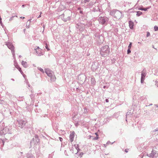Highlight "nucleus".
I'll return each mask as SVG.
<instances>
[{"instance_id":"a211bd4d","label":"nucleus","mask_w":158,"mask_h":158,"mask_svg":"<svg viewBox=\"0 0 158 158\" xmlns=\"http://www.w3.org/2000/svg\"><path fill=\"white\" fill-rule=\"evenodd\" d=\"M95 134L97 136V137L95 138V139H98V134H97V133H95Z\"/></svg>"},{"instance_id":"412c9836","label":"nucleus","mask_w":158,"mask_h":158,"mask_svg":"<svg viewBox=\"0 0 158 158\" xmlns=\"http://www.w3.org/2000/svg\"><path fill=\"white\" fill-rule=\"evenodd\" d=\"M106 102H109V101H108V99H106Z\"/></svg>"},{"instance_id":"f8f14e48","label":"nucleus","mask_w":158,"mask_h":158,"mask_svg":"<svg viewBox=\"0 0 158 158\" xmlns=\"http://www.w3.org/2000/svg\"><path fill=\"white\" fill-rule=\"evenodd\" d=\"M142 14V12L140 11H138L137 13V15L138 16H140Z\"/></svg>"},{"instance_id":"9b49d317","label":"nucleus","mask_w":158,"mask_h":158,"mask_svg":"<svg viewBox=\"0 0 158 158\" xmlns=\"http://www.w3.org/2000/svg\"><path fill=\"white\" fill-rule=\"evenodd\" d=\"M139 9L140 10H143L144 11H146V10H147L148 9V8H143V7H140L139 8Z\"/></svg>"},{"instance_id":"0eeeda50","label":"nucleus","mask_w":158,"mask_h":158,"mask_svg":"<svg viewBox=\"0 0 158 158\" xmlns=\"http://www.w3.org/2000/svg\"><path fill=\"white\" fill-rule=\"evenodd\" d=\"M21 63L22 64L25 68H27L28 66L27 63L26 61H24L23 60H22L21 61Z\"/></svg>"},{"instance_id":"393cba45","label":"nucleus","mask_w":158,"mask_h":158,"mask_svg":"<svg viewBox=\"0 0 158 158\" xmlns=\"http://www.w3.org/2000/svg\"><path fill=\"white\" fill-rule=\"evenodd\" d=\"M147 36L148 37V32L147 33Z\"/></svg>"},{"instance_id":"7ed1b4c3","label":"nucleus","mask_w":158,"mask_h":158,"mask_svg":"<svg viewBox=\"0 0 158 158\" xmlns=\"http://www.w3.org/2000/svg\"><path fill=\"white\" fill-rule=\"evenodd\" d=\"M146 75V73L144 70L143 71L141 74V83H143V82L144 78Z\"/></svg>"},{"instance_id":"4be33fe9","label":"nucleus","mask_w":158,"mask_h":158,"mask_svg":"<svg viewBox=\"0 0 158 158\" xmlns=\"http://www.w3.org/2000/svg\"><path fill=\"white\" fill-rule=\"evenodd\" d=\"M20 18H22L23 19H24L25 18V17H20Z\"/></svg>"},{"instance_id":"dca6fc26","label":"nucleus","mask_w":158,"mask_h":158,"mask_svg":"<svg viewBox=\"0 0 158 158\" xmlns=\"http://www.w3.org/2000/svg\"><path fill=\"white\" fill-rule=\"evenodd\" d=\"M46 48L47 49L48 51H49L50 50V49L48 48V46L47 45V44H46V45L45 46Z\"/></svg>"},{"instance_id":"f257e3e1","label":"nucleus","mask_w":158,"mask_h":158,"mask_svg":"<svg viewBox=\"0 0 158 158\" xmlns=\"http://www.w3.org/2000/svg\"><path fill=\"white\" fill-rule=\"evenodd\" d=\"M45 72L48 76L50 77L51 81H54L56 80V77L52 70L49 69H46L45 70Z\"/></svg>"},{"instance_id":"aec40b11","label":"nucleus","mask_w":158,"mask_h":158,"mask_svg":"<svg viewBox=\"0 0 158 158\" xmlns=\"http://www.w3.org/2000/svg\"><path fill=\"white\" fill-rule=\"evenodd\" d=\"M42 13V12H40V15H39V16H38V18H40L41 17V14Z\"/></svg>"},{"instance_id":"1a4fd4ad","label":"nucleus","mask_w":158,"mask_h":158,"mask_svg":"<svg viewBox=\"0 0 158 158\" xmlns=\"http://www.w3.org/2000/svg\"><path fill=\"white\" fill-rule=\"evenodd\" d=\"M100 22L102 24H104L106 22V20L103 18L102 17L100 19Z\"/></svg>"},{"instance_id":"423d86ee","label":"nucleus","mask_w":158,"mask_h":158,"mask_svg":"<svg viewBox=\"0 0 158 158\" xmlns=\"http://www.w3.org/2000/svg\"><path fill=\"white\" fill-rule=\"evenodd\" d=\"M106 48L107 47V49L105 50V52L106 53V54H102L103 56H105L106 55H107L110 52V49L109 48V47L108 46H106L105 47Z\"/></svg>"},{"instance_id":"20e7f679","label":"nucleus","mask_w":158,"mask_h":158,"mask_svg":"<svg viewBox=\"0 0 158 158\" xmlns=\"http://www.w3.org/2000/svg\"><path fill=\"white\" fill-rule=\"evenodd\" d=\"M34 49L38 55L40 56L41 54V49L38 47H36Z\"/></svg>"},{"instance_id":"6ab92c4d","label":"nucleus","mask_w":158,"mask_h":158,"mask_svg":"<svg viewBox=\"0 0 158 158\" xmlns=\"http://www.w3.org/2000/svg\"><path fill=\"white\" fill-rule=\"evenodd\" d=\"M59 139L60 141H62L63 140V139L61 137H59Z\"/></svg>"},{"instance_id":"5701e85b","label":"nucleus","mask_w":158,"mask_h":158,"mask_svg":"<svg viewBox=\"0 0 158 158\" xmlns=\"http://www.w3.org/2000/svg\"><path fill=\"white\" fill-rule=\"evenodd\" d=\"M83 155V154L82 153H81L80 154V155H81V156Z\"/></svg>"},{"instance_id":"4468645a","label":"nucleus","mask_w":158,"mask_h":158,"mask_svg":"<svg viewBox=\"0 0 158 158\" xmlns=\"http://www.w3.org/2000/svg\"><path fill=\"white\" fill-rule=\"evenodd\" d=\"M39 70L40 71H41L43 73H44V70H43V69H42V68H39Z\"/></svg>"},{"instance_id":"9d476101","label":"nucleus","mask_w":158,"mask_h":158,"mask_svg":"<svg viewBox=\"0 0 158 158\" xmlns=\"http://www.w3.org/2000/svg\"><path fill=\"white\" fill-rule=\"evenodd\" d=\"M16 68L19 70L22 74H23V72L21 70V69L20 67L18 66L16 67Z\"/></svg>"},{"instance_id":"f03ea898","label":"nucleus","mask_w":158,"mask_h":158,"mask_svg":"<svg viewBox=\"0 0 158 158\" xmlns=\"http://www.w3.org/2000/svg\"><path fill=\"white\" fill-rule=\"evenodd\" d=\"M75 133L74 131L70 132V134L69 135V139L71 142H73L74 140V138L75 136Z\"/></svg>"},{"instance_id":"ddd939ff","label":"nucleus","mask_w":158,"mask_h":158,"mask_svg":"<svg viewBox=\"0 0 158 158\" xmlns=\"http://www.w3.org/2000/svg\"><path fill=\"white\" fill-rule=\"evenodd\" d=\"M154 30L156 31H158V27L157 26H155L154 27Z\"/></svg>"},{"instance_id":"39448f33","label":"nucleus","mask_w":158,"mask_h":158,"mask_svg":"<svg viewBox=\"0 0 158 158\" xmlns=\"http://www.w3.org/2000/svg\"><path fill=\"white\" fill-rule=\"evenodd\" d=\"M7 45L8 48L10 49L12 52H14V48L13 46L10 43L7 44Z\"/></svg>"},{"instance_id":"6e6552de","label":"nucleus","mask_w":158,"mask_h":158,"mask_svg":"<svg viewBox=\"0 0 158 158\" xmlns=\"http://www.w3.org/2000/svg\"><path fill=\"white\" fill-rule=\"evenodd\" d=\"M129 24L130 28L131 29H133L134 26V23L132 21H130L129 22Z\"/></svg>"},{"instance_id":"b1692460","label":"nucleus","mask_w":158,"mask_h":158,"mask_svg":"<svg viewBox=\"0 0 158 158\" xmlns=\"http://www.w3.org/2000/svg\"><path fill=\"white\" fill-rule=\"evenodd\" d=\"M125 151L126 152H128V151H127V149H125Z\"/></svg>"},{"instance_id":"2eb2a0df","label":"nucleus","mask_w":158,"mask_h":158,"mask_svg":"<svg viewBox=\"0 0 158 158\" xmlns=\"http://www.w3.org/2000/svg\"><path fill=\"white\" fill-rule=\"evenodd\" d=\"M131 44H132V43H130V44L128 46V48H129V49H131Z\"/></svg>"},{"instance_id":"f3484780","label":"nucleus","mask_w":158,"mask_h":158,"mask_svg":"<svg viewBox=\"0 0 158 158\" xmlns=\"http://www.w3.org/2000/svg\"><path fill=\"white\" fill-rule=\"evenodd\" d=\"M131 52V51H130V49L128 48V49L127 50V54H129Z\"/></svg>"}]
</instances>
